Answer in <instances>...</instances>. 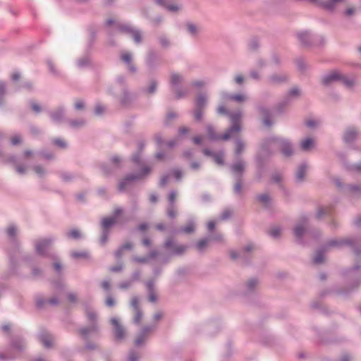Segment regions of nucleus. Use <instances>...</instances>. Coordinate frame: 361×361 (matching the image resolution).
I'll use <instances>...</instances> for the list:
<instances>
[{"instance_id":"34","label":"nucleus","mask_w":361,"mask_h":361,"mask_svg":"<svg viewBox=\"0 0 361 361\" xmlns=\"http://www.w3.org/2000/svg\"><path fill=\"white\" fill-rule=\"evenodd\" d=\"M229 99L234 100L236 102H244L246 100L247 97L244 94H235V95H231L228 97Z\"/></svg>"},{"instance_id":"10","label":"nucleus","mask_w":361,"mask_h":361,"mask_svg":"<svg viewBox=\"0 0 361 361\" xmlns=\"http://www.w3.org/2000/svg\"><path fill=\"white\" fill-rule=\"evenodd\" d=\"M130 306L133 309L135 312L133 322L135 324H139L142 319V312L139 307L138 297L134 296L130 300Z\"/></svg>"},{"instance_id":"35","label":"nucleus","mask_w":361,"mask_h":361,"mask_svg":"<svg viewBox=\"0 0 361 361\" xmlns=\"http://www.w3.org/2000/svg\"><path fill=\"white\" fill-rule=\"evenodd\" d=\"M350 192L353 195H358L361 194V185H352L350 187Z\"/></svg>"},{"instance_id":"12","label":"nucleus","mask_w":361,"mask_h":361,"mask_svg":"<svg viewBox=\"0 0 361 361\" xmlns=\"http://www.w3.org/2000/svg\"><path fill=\"white\" fill-rule=\"evenodd\" d=\"M208 228L207 238L209 239V242H224V239L223 235L216 231V227H208Z\"/></svg>"},{"instance_id":"3","label":"nucleus","mask_w":361,"mask_h":361,"mask_svg":"<svg viewBox=\"0 0 361 361\" xmlns=\"http://www.w3.org/2000/svg\"><path fill=\"white\" fill-rule=\"evenodd\" d=\"M336 81H341L347 86H351L355 83V80L354 78H349L347 76L342 75L338 71H330L322 78L323 84L326 85Z\"/></svg>"},{"instance_id":"37","label":"nucleus","mask_w":361,"mask_h":361,"mask_svg":"<svg viewBox=\"0 0 361 361\" xmlns=\"http://www.w3.org/2000/svg\"><path fill=\"white\" fill-rule=\"evenodd\" d=\"M244 149V145L240 140L236 142L235 154H240L242 150Z\"/></svg>"},{"instance_id":"56","label":"nucleus","mask_w":361,"mask_h":361,"mask_svg":"<svg viewBox=\"0 0 361 361\" xmlns=\"http://www.w3.org/2000/svg\"><path fill=\"white\" fill-rule=\"evenodd\" d=\"M102 287L104 290H108L110 288V283L109 281H103L102 283Z\"/></svg>"},{"instance_id":"43","label":"nucleus","mask_w":361,"mask_h":361,"mask_svg":"<svg viewBox=\"0 0 361 361\" xmlns=\"http://www.w3.org/2000/svg\"><path fill=\"white\" fill-rule=\"evenodd\" d=\"M286 79V77L284 75H280L279 78H277L276 75H273L271 77V80L274 82H281V81L285 80Z\"/></svg>"},{"instance_id":"16","label":"nucleus","mask_w":361,"mask_h":361,"mask_svg":"<svg viewBox=\"0 0 361 361\" xmlns=\"http://www.w3.org/2000/svg\"><path fill=\"white\" fill-rule=\"evenodd\" d=\"M266 233L271 238L277 240L281 237L282 233V227H270Z\"/></svg>"},{"instance_id":"36","label":"nucleus","mask_w":361,"mask_h":361,"mask_svg":"<svg viewBox=\"0 0 361 361\" xmlns=\"http://www.w3.org/2000/svg\"><path fill=\"white\" fill-rule=\"evenodd\" d=\"M105 111H106V108L101 104L96 105V106L94 108V114L97 116L102 115L103 113L105 112Z\"/></svg>"},{"instance_id":"28","label":"nucleus","mask_w":361,"mask_h":361,"mask_svg":"<svg viewBox=\"0 0 361 361\" xmlns=\"http://www.w3.org/2000/svg\"><path fill=\"white\" fill-rule=\"evenodd\" d=\"M126 30L127 32L130 33L131 36L133 37V38L134 39V40L136 42H140L141 41V35H140V33L138 31L133 30L130 27H126Z\"/></svg>"},{"instance_id":"52","label":"nucleus","mask_w":361,"mask_h":361,"mask_svg":"<svg viewBox=\"0 0 361 361\" xmlns=\"http://www.w3.org/2000/svg\"><path fill=\"white\" fill-rule=\"evenodd\" d=\"M355 13V8L353 7H348L346 8L345 13L346 16H352Z\"/></svg>"},{"instance_id":"62","label":"nucleus","mask_w":361,"mask_h":361,"mask_svg":"<svg viewBox=\"0 0 361 361\" xmlns=\"http://www.w3.org/2000/svg\"><path fill=\"white\" fill-rule=\"evenodd\" d=\"M158 255V252L156 250H152L149 254V258H154Z\"/></svg>"},{"instance_id":"17","label":"nucleus","mask_w":361,"mask_h":361,"mask_svg":"<svg viewBox=\"0 0 361 361\" xmlns=\"http://www.w3.org/2000/svg\"><path fill=\"white\" fill-rule=\"evenodd\" d=\"M150 171V169H148L146 166H142V172L137 175L135 176H130L128 177V178L126 180V182H128L130 180H136L142 178L145 176H147Z\"/></svg>"},{"instance_id":"41","label":"nucleus","mask_w":361,"mask_h":361,"mask_svg":"<svg viewBox=\"0 0 361 361\" xmlns=\"http://www.w3.org/2000/svg\"><path fill=\"white\" fill-rule=\"evenodd\" d=\"M165 6L169 11H177L179 9V6L176 4H166Z\"/></svg>"},{"instance_id":"57","label":"nucleus","mask_w":361,"mask_h":361,"mask_svg":"<svg viewBox=\"0 0 361 361\" xmlns=\"http://www.w3.org/2000/svg\"><path fill=\"white\" fill-rule=\"evenodd\" d=\"M204 139V138L203 137L197 136V137H194L193 142H194V143L199 145V144L202 143V142L203 141Z\"/></svg>"},{"instance_id":"8","label":"nucleus","mask_w":361,"mask_h":361,"mask_svg":"<svg viewBox=\"0 0 361 361\" xmlns=\"http://www.w3.org/2000/svg\"><path fill=\"white\" fill-rule=\"evenodd\" d=\"M207 98L203 94L197 96L195 100V109L194 111V117L195 120L200 121L202 118V109L205 106Z\"/></svg>"},{"instance_id":"24","label":"nucleus","mask_w":361,"mask_h":361,"mask_svg":"<svg viewBox=\"0 0 361 361\" xmlns=\"http://www.w3.org/2000/svg\"><path fill=\"white\" fill-rule=\"evenodd\" d=\"M307 166L305 164L300 166L296 172V178L298 181H302L304 179Z\"/></svg>"},{"instance_id":"60","label":"nucleus","mask_w":361,"mask_h":361,"mask_svg":"<svg viewBox=\"0 0 361 361\" xmlns=\"http://www.w3.org/2000/svg\"><path fill=\"white\" fill-rule=\"evenodd\" d=\"M135 260L140 263H144L147 262L148 258L147 257H135Z\"/></svg>"},{"instance_id":"23","label":"nucleus","mask_w":361,"mask_h":361,"mask_svg":"<svg viewBox=\"0 0 361 361\" xmlns=\"http://www.w3.org/2000/svg\"><path fill=\"white\" fill-rule=\"evenodd\" d=\"M209 243V239L206 237L197 241L195 246L197 250L202 252L205 250Z\"/></svg>"},{"instance_id":"26","label":"nucleus","mask_w":361,"mask_h":361,"mask_svg":"<svg viewBox=\"0 0 361 361\" xmlns=\"http://www.w3.org/2000/svg\"><path fill=\"white\" fill-rule=\"evenodd\" d=\"M329 212L328 207L319 206L317 208L315 212V217L317 219L322 218L325 215H326Z\"/></svg>"},{"instance_id":"39","label":"nucleus","mask_w":361,"mask_h":361,"mask_svg":"<svg viewBox=\"0 0 361 361\" xmlns=\"http://www.w3.org/2000/svg\"><path fill=\"white\" fill-rule=\"evenodd\" d=\"M69 237L73 239H77L81 237V233L78 230H73L69 233Z\"/></svg>"},{"instance_id":"47","label":"nucleus","mask_w":361,"mask_h":361,"mask_svg":"<svg viewBox=\"0 0 361 361\" xmlns=\"http://www.w3.org/2000/svg\"><path fill=\"white\" fill-rule=\"evenodd\" d=\"M195 227H183V229H181V232L185 233H191L195 231Z\"/></svg>"},{"instance_id":"55","label":"nucleus","mask_w":361,"mask_h":361,"mask_svg":"<svg viewBox=\"0 0 361 361\" xmlns=\"http://www.w3.org/2000/svg\"><path fill=\"white\" fill-rule=\"evenodd\" d=\"M75 107L76 109L78 110H80V109H82L83 107H84V105H83V103L81 101H77L75 103Z\"/></svg>"},{"instance_id":"27","label":"nucleus","mask_w":361,"mask_h":361,"mask_svg":"<svg viewBox=\"0 0 361 361\" xmlns=\"http://www.w3.org/2000/svg\"><path fill=\"white\" fill-rule=\"evenodd\" d=\"M257 284L258 281L256 279H250L246 283L247 292L252 293V291H254Z\"/></svg>"},{"instance_id":"46","label":"nucleus","mask_w":361,"mask_h":361,"mask_svg":"<svg viewBox=\"0 0 361 361\" xmlns=\"http://www.w3.org/2000/svg\"><path fill=\"white\" fill-rule=\"evenodd\" d=\"M93 330H94V327H91V328H89V329H82L80 330V334H81V336H85L89 332H90V331H92Z\"/></svg>"},{"instance_id":"5","label":"nucleus","mask_w":361,"mask_h":361,"mask_svg":"<svg viewBox=\"0 0 361 361\" xmlns=\"http://www.w3.org/2000/svg\"><path fill=\"white\" fill-rule=\"evenodd\" d=\"M344 245V243H343V240H330L326 245H325L324 247H322V249L319 250L314 258H313V262L314 264H322L324 260V253L325 252H326L329 248L330 247H336V246H339V245Z\"/></svg>"},{"instance_id":"20","label":"nucleus","mask_w":361,"mask_h":361,"mask_svg":"<svg viewBox=\"0 0 361 361\" xmlns=\"http://www.w3.org/2000/svg\"><path fill=\"white\" fill-rule=\"evenodd\" d=\"M40 341L46 348L51 347L53 343V338L51 336L47 333H43L41 334Z\"/></svg>"},{"instance_id":"63","label":"nucleus","mask_w":361,"mask_h":361,"mask_svg":"<svg viewBox=\"0 0 361 361\" xmlns=\"http://www.w3.org/2000/svg\"><path fill=\"white\" fill-rule=\"evenodd\" d=\"M87 317L88 319L90 320V321H93L95 318V314L94 312H88L87 313Z\"/></svg>"},{"instance_id":"30","label":"nucleus","mask_w":361,"mask_h":361,"mask_svg":"<svg viewBox=\"0 0 361 361\" xmlns=\"http://www.w3.org/2000/svg\"><path fill=\"white\" fill-rule=\"evenodd\" d=\"M139 358V353L135 350H131L129 352L128 356L127 357V361H138Z\"/></svg>"},{"instance_id":"7","label":"nucleus","mask_w":361,"mask_h":361,"mask_svg":"<svg viewBox=\"0 0 361 361\" xmlns=\"http://www.w3.org/2000/svg\"><path fill=\"white\" fill-rule=\"evenodd\" d=\"M255 248L252 244H248L244 248L241 249L239 251L237 250H231L230 251V257L233 259H242L246 260L247 257V254L253 250Z\"/></svg>"},{"instance_id":"38","label":"nucleus","mask_w":361,"mask_h":361,"mask_svg":"<svg viewBox=\"0 0 361 361\" xmlns=\"http://www.w3.org/2000/svg\"><path fill=\"white\" fill-rule=\"evenodd\" d=\"M110 227H104V229L103 230V232H102V242L104 243L106 242V239H107V236L109 234V228Z\"/></svg>"},{"instance_id":"59","label":"nucleus","mask_w":361,"mask_h":361,"mask_svg":"<svg viewBox=\"0 0 361 361\" xmlns=\"http://www.w3.org/2000/svg\"><path fill=\"white\" fill-rule=\"evenodd\" d=\"M231 216V212L228 210L224 211L221 215V219H226Z\"/></svg>"},{"instance_id":"25","label":"nucleus","mask_w":361,"mask_h":361,"mask_svg":"<svg viewBox=\"0 0 361 361\" xmlns=\"http://www.w3.org/2000/svg\"><path fill=\"white\" fill-rule=\"evenodd\" d=\"M299 40L303 44H308L310 35L307 31H302L298 33Z\"/></svg>"},{"instance_id":"18","label":"nucleus","mask_w":361,"mask_h":361,"mask_svg":"<svg viewBox=\"0 0 361 361\" xmlns=\"http://www.w3.org/2000/svg\"><path fill=\"white\" fill-rule=\"evenodd\" d=\"M314 147V141L312 138H306L300 143V147L303 151H310Z\"/></svg>"},{"instance_id":"64","label":"nucleus","mask_w":361,"mask_h":361,"mask_svg":"<svg viewBox=\"0 0 361 361\" xmlns=\"http://www.w3.org/2000/svg\"><path fill=\"white\" fill-rule=\"evenodd\" d=\"M350 357L348 355H343L340 361H350Z\"/></svg>"},{"instance_id":"58","label":"nucleus","mask_w":361,"mask_h":361,"mask_svg":"<svg viewBox=\"0 0 361 361\" xmlns=\"http://www.w3.org/2000/svg\"><path fill=\"white\" fill-rule=\"evenodd\" d=\"M300 94V91L297 88H293L290 91V96L292 97H295V96H297Z\"/></svg>"},{"instance_id":"61","label":"nucleus","mask_w":361,"mask_h":361,"mask_svg":"<svg viewBox=\"0 0 361 361\" xmlns=\"http://www.w3.org/2000/svg\"><path fill=\"white\" fill-rule=\"evenodd\" d=\"M32 108L35 111H36L37 113L39 112V111H40V107L37 104L32 103Z\"/></svg>"},{"instance_id":"14","label":"nucleus","mask_w":361,"mask_h":361,"mask_svg":"<svg viewBox=\"0 0 361 361\" xmlns=\"http://www.w3.org/2000/svg\"><path fill=\"white\" fill-rule=\"evenodd\" d=\"M204 153L207 156H211L214 158V161L219 165L224 164V153L221 152H212L209 149H204Z\"/></svg>"},{"instance_id":"19","label":"nucleus","mask_w":361,"mask_h":361,"mask_svg":"<svg viewBox=\"0 0 361 361\" xmlns=\"http://www.w3.org/2000/svg\"><path fill=\"white\" fill-rule=\"evenodd\" d=\"M121 60L123 62L127 63L129 70L130 71H132V72H134L135 71V68L133 67V66L130 63L131 59H132L131 54L129 52L125 51V52L121 53Z\"/></svg>"},{"instance_id":"9","label":"nucleus","mask_w":361,"mask_h":361,"mask_svg":"<svg viewBox=\"0 0 361 361\" xmlns=\"http://www.w3.org/2000/svg\"><path fill=\"white\" fill-rule=\"evenodd\" d=\"M164 247L171 250L173 255H181L187 249L183 245H176L172 238H169L164 243Z\"/></svg>"},{"instance_id":"48","label":"nucleus","mask_w":361,"mask_h":361,"mask_svg":"<svg viewBox=\"0 0 361 361\" xmlns=\"http://www.w3.org/2000/svg\"><path fill=\"white\" fill-rule=\"evenodd\" d=\"M171 176H173L176 179H179L181 177V172L179 170H174L171 171Z\"/></svg>"},{"instance_id":"44","label":"nucleus","mask_w":361,"mask_h":361,"mask_svg":"<svg viewBox=\"0 0 361 361\" xmlns=\"http://www.w3.org/2000/svg\"><path fill=\"white\" fill-rule=\"evenodd\" d=\"M62 111L61 110H58L56 113L53 114H52V118L53 119H54L55 121H58L61 118V117L62 116Z\"/></svg>"},{"instance_id":"40","label":"nucleus","mask_w":361,"mask_h":361,"mask_svg":"<svg viewBox=\"0 0 361 361\" xmlns=\"http://www.w3.org/2000/svg\"><path fill=\"white\" fill-rule=\"evenodd\" d=\"M131 285V281H123L121 283L118 284V287L121 288V289H127L128 288H129Z\"/></svg>"},{"instance_id":"49","label":"nucleus","mask_w":361,"mask_h":361,"mask_svg":"<svg viewBox=\"0 0 361 361\" xmlns=\"http://www.w3.org/2000/svg\"><path fill=\"white\" fill-rule=\"evenodd\" d=\"M112 224H113V219L112 218H108V219H104L103 223H102V226H112Z\"/></svg>"},{"instance_id":"11","label":"nucleus","mask_w":361,"mask_h":361,"mask_svg":"<svg viewBox=\"0 0 361 361\" xmlns=\"http://www.w3.org/2000/svg\"><path fill=\"white\" fill-rule=\"evenodd\" d=\"M126 336V330L125 327L114 318V338L118 341L123 340Z\"/></svg>"},{"instance_id":"51","label":"nucleus","mask_w":361,"mask_h":361,"mask_svg":"<svg viewBox=\"0 0 361 361\" xmlns=\"http://www.w3.org/2000/svg\"><path fill=\"white\" fill-rule=\"evenodd\" d=\"M156 87H157V84H156V82H152L150 84V85H149V88H148V92H149V93H153V92L155 91Z\"/></svg>"},{"instance_id":"22","label":"nucleus","mask_w":361,"mask_h":361,"mask_svg":"<svg viewBox=\"0 0 361 361\" xmlns=\"http://www.w3.org/2000/svg\"><path fill=\"white\" fill-rule=\"evenodd\" d=\"M133 248V245L130 242H127L125 244H123L122 246H121L116 251V255L117 257H121L124 252L126 251H130Z\"/></svg>"},{"instance_id":"15","label":"nucleus","mask_w":361,"mask_h":361,"mask_svg":"<svg viewBox=\"0 0 361 361\" xmlns=\"http://www.w3.org/2000/svg\"><path fill=\"white\" fill-rule=\"evenodd\" d=\"M357 131L354 128H348L343 135V140L346 143L352 142L357 137Z\"/></svg>"},{"instance_id":"53","label":"nucleus","mask_w":361,"mask_h":361,"mask_svg":"<svg viewBox=\"0 0 361 361\" xmlns=\"http://www.w3.org/2000/svg\"><path fill=\"white\" fill-rule=\"evenodd\" d=\"M54 143H55L56 145H58V146H59V147H66V143H65V142H64L63 140H60V139L55 140H54Z\"/></svg>"},{"instance_id":"50","label":"nucleus","mask_w":361,"mask_h":361,"mask_svg":"<svg viewBox=\"0 0 361 361\" xmlns=\"http://www.w3.org/2000/svg\"><path fill=\"white\" fill-rule=\"evenodd\" d=\"M157 296L155 295V293H154V291L152 292H149V300L152 302H154L157 301Z\"/></svg>"},{"instance_id":"33","label":"nucleus","mask_w":361,"mask_h":361,"mask_svg":"<svg viewBox=\"0 0 361 361\" xmlns=\"http://www.w3.org/2000/svg\"><path fill=\"white\" fill-rule=\"evenodd\" d=\"M187 29L188 31L192 35H196L200 30V27L198 26L191 23L187 25Z\"/></svg>"},{"instance_id":"13","label":"nucleus","mask_w":361,"mask_h":361,"mask_svg":"<svg viewBox=\"0 0 361 361\" xmlns=\"http://www.w3.org/2000/svg\"><path fill=\"white\" fill-rule=\"evenodd\" d=\"M343 243L344 245L352 246L356 255H361V240L357 238H346L343 239Z\"/></svg>"},{"instance_id":"2","label":"nucleus","mask_w":361,"mask_h":361,"mask_svg":"<svg viewBox=\"0 0 361 361\" xmlns=\"http://www.w3.org/2000/svg\"><path fill=\"white\" fill-rule=\"evenodd\" d=\"M269 147L280 149L286 157L291 155L293 153V148L290 142L282 138L272 137L269 139L263 144L262 149L267 150Z\"/></svg>"},{"instance_id":"1","label":"nucleus","mask_w":361,"mask_h":361,"mask_svg":"<svg viewBox=\"0 0 361 361\" xmlns=\"http://www.w3.org/2000/svg\"><path fill=\"white\" fill-rule=\"evenodd\" d=\"M230 118L232 126L231 128L226 131L221 137L216 135L213 133L212 126H208L207 133L209 138L211 140L221 139L224 140H227L237 135L240 130V120L242 118V114L240 112L232 114L230 115Z\"/></svg>"},{"instance_id":"31","label":"nucleus","mask_w":361,"mask_h":361,"mask_svg":"<svg viewBox=\"0 0 361 361\" xmlns=\"http://www.w3.org/2000/svg\"><path fill=\"white\" fill-rule=\"evenodd\" d=\"M182 77L178 74H172L171 76V84L174 86H177L179 83L182 82Z\"/></svg>"},{"instance_id":"29","label":"nucleus","mask_w":361,"mask_h":361,"mask_svg":"<svg viewBox=\"0 0 361 361\" xmlns=\"http://www.w3.org/2000/svg\"><path fill=\"white\" fill-rule=\"evenodd\" d=\"M244 167H245L244 164L241 161H239L233 165L232 171L233 173H240L243 171V170L244 169Z\"/></svg>"},{"instance_id":"54","label":"nucleus","mask_w":361,"mask_h":361,"mask_svg":"<svg viewBox=\"0 0 361 361\" xmlns=\"http://www.w3.org/2000/svg\"><path fill=\"white\" fill-rule=\"evenodd\" d=\"M146 286H147V290L149 292H152L154 291L153 290V286H154V282L152 281H149L146 283Z\"/></svg>"},{"instance_id":"32","label":"nucleus","mask_w":361,"mask_h":361,"mask_svg":"<svg viewBox=\"0 0 361 361\" xmlns=\"http://www.w3.org/2000/svg\"><path fill=\"white\" fill-rule=\"evenodd\" d=\"M71 256L75 259L87 258L89 257L88 252L86 251L82 252H72Z\"/></svg>"},{"instance_id":"4","label":"nucleus","mask_w":361,"mask_h":361,"mask_svg":"<svg viewBox=\"0 0 361 361\" xmlns=\"http://www.w3.org/2000/svg\"><path fill=\"white\" fill-rule=\"evenodd\" d=\"M311 227H295L293 233L299 243H305L317 238V233L310 230Z\"/></svg>"},{"instance_id":"21","label":"nucleus","mask_w":361,"mask_h":361,"mask_svg":"<svg viewBox=\"0 0 361 361\" xmlns=\"http://www.w3.org/2000/svg\"><path fill=\"white\" fill-rule=\"evenodd\" d=\"M50 245V241L48 240H42L36 245L37 251L39 254H43Z\"/></svg>"},{"instance_id":"42","label":"nucleus","mask_w":361,"mask_h":361,"mask_svg":"<svg viewBox=\"0 0 361 361\" xmlns=\"http://www.w3.org/2000/svg\"><path fill=\"white\" fill-rule=\"evenodd\" d=\"M11 143L16 145L21 142V138L19 135H15L11 138Z\"/></svg>"},{"instance_id":"45","label":"nucleus","mask_w":361,"mask_h":361,"mask_svg":"<svg viewBox=\"0 0 361 361\" xmlns=\"http://www.w3.org/2000/svg\"><path fill=\"white\" fill-rule=\"evenodd\" d=\"M259 201L264 204H267L269 201V197L267 195H262L259 197Z\"/></svg>"},{"instance_id":"6","label":"nucleus","mask_w":361,"mask_h":361,"mask_svg":"<svg viewBox=\"0 0 361 361\" xmlns=\"http://www.w3.org/2000/svg\"><path fill=\"white\" fill-rule=\"evenodd\" d=\"M154 326H145L137 334L134 344L136 347L145 345L149 338L150 333L154 329Z\"/></svg>"}]
</instances>
